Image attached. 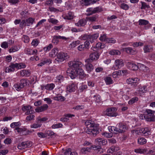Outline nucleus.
Segmentation results:
<instances>
[{
  "label": "nucleus",
  "instance_id": "obj_39",
  "mask_svg": "<svg viewBox=\"0 0 155 155\" xmlns=\"http://www.w3.org/2000/svg\"><path fill=\"white\" fill-rule=\"evenodd\" d=\"M56 53H58L57 50L56 48H54L49 53V56L51 57H55L56 55Z\"/></svg>",
  "mask_w": 155,
  "mask_h": 155
},
{
  "label": "nucleus",
  "instance_id": "obj_63",
  "mask_svg": "<svg viewBox=\"0 0 155 155\" xmlns=\"http://www.w3.org/2000/svg\"><path fill=\"white\" fill-rule=\"evenodd\" d=\"M99 39L101 41H105L107 42V38H106L105 35L103 34L101 36Z\"/></svg>",
  "mask_w": 155,
  "mask_h": 155
},
{
  "label": "nucleus",
  "instance_id": "obj_12",
  "mask_svg": "<svg viewBox=\"0 0 155 155\" xmlns=\"http://www.w3.org/2000/svg\"><path fill=\"white\" fill-rule=\"evenodd\" d=\"M21 109L23 112H25L26 115H28L32 113L31 112H32L33 108L31 106L28 105L23 106Z\"/></svg>",
  "mask_w": 155,
  "mask_h": 155
},
{
  "label": "nucleus",
  "instance_id": "obj_41",
  "mask_svg": "<svg viewBox=\"0 0 155 155\" xmlns=\"http://www.w3.org/2000/svg\"><path fill=\"white\" fill-rule=\"evenodd\" d=\"M15 65L16 67V68L17 69L25 68L26 67L25 64L23 63H15Z\"/></svg>",
  "mask_w": 155,
  "mask_h": 155
},
{
  "label": "nucleus",
  "instance_id": "obj_20",
  "mask_svg": "<svg viewBox=\"0 0 155 155\" xmlns=\"http://www.w3.org/2000/svg\"><path fill=\"white\" fill-rule=\"evenodd\" d=\"M116 69H118L122 67L124 65V62L121 59H117L115 61Z\"/></svg>",
  "mask_w": 155,
  "mask_h": 155
},
{
  "label": "nucleus",
  "instance_id": "obj_58",
  "mask_svg": "<svg viewBox=\"0 0 155 155\" xmlns=\"http://www.w3.org/2000/svg\"><path fill=\"white\" fill-rule=\"evenodd\" d=\"M37 135L39 137L42 138H45L47 136L46 134L42 132L38 133Z\"/></svg>",
  "mask_w": 155,
  "mask_h": 155
},
{
  "label": "nucleus",
  "instance_id": "obj_43",
  "mask_svg": "<svg viewBox=\"0 0 155 155\" xmlns=\"http://www.w3.org/2000/svg\"><path fill=\"white\" fill-rule=\"evenodd\" d=\"M98 37V34H95L93 35L90 36V41L91 43L94 42V40H96Z\"/></svg>",
  "mask_w": 155,
  "mask_h": 155
},
{
  "label": "nucleus",
  "instance_id": "obj_22",
  "mask_svg": "<svg viewBox=\"0 0 155 155\" xmlns=\"http://www.w3.org/2000/svg\"><path fill=\"white\" fill-rule=\"evenodd\" d=\"M141 132L144 136H147L151 134L150 129L147 127L141 128Z\"/></svg>",
  "mask_w": 155,
  "mask_h": 155
},
{
  "label": "nucleus",
  "instance_id": "obj_25",
  "mask_svg": "<svg viewBox=\"0 0 155 155\" xmlns=\"http://www.w3.org/2000/svg\"><path fill=\"white\" fill-rule=\"evenodd\" d=\"M16 68L15 64L12 63L9 67L6 68L5 72H10L15 70V68Z\"/></svg>",
  "mask_w": 155,
  "mask_h": 155
},
{
  "label": "nucleus",
  "instance_id": "obj_40",
  "mask_svg": "<svg viewBox=\"0 0 155 155\" xmlns=\"http://www.w3.org/2000/svg\"><path fill=\"white\" fill-rule=\"evenodd\" d=\"M137 141L139 144L141 145L144 144L147 142L146 140L143 137H140L138 138Z\"/></svg>",
  "mask_w": 155,
  "mask_h": 155
},
{
  "label": "nucleus",
  "instance_id": "obj_34",
  "mask_svg": "<svg viewBox=\"0 0 155 155\" xmlns=\"http://www.w3.org/2000/svg\"><path fill=\"white\" fill-rule=\"evenodd\" d=\"M139 25H146L149 24V21L144 19H140L138 21Z\"/></svg>",
  "mask_w": 155,
  "mask_h": 155
},
{
  "label": "nucleus",
  "instance_id": "obj_61",
  "mask_svg": "<svg viewBox=\"0 0 155 155\" xmlns=\"http://www.w3.org/2000/svg\"><path fill=\"white\" fill-rule=\"evenodd\" d=\"M52 45L50 44L47 47H45L44 48V50L45 51H47L50 50L51 48H53Z\"/></svg>",
  "mask_w": 155,
  "mask_h": 155
},
{
  "label": "nucleus",
  "instance_id": "obj_54",
  "mask_svg": "<svg viewBox=\"0 0 155 155\" xmlns=\"http://www.w3.org/2000/svg\"><path fill=\"white\" fill-rule=\"evenodd\" d=\"M94 97L95 98L94 100L96 102L98 103L100 102L101 101V97L99 95H94Z\"/></svg>",
  "mask_w": 155,
  "mask_h": 155
},
{
  "label": "nucleus",
  "instance_id": "obj_5",
  "mask_svg": "<svg viewBox=\"0 0 155 155\" xmlns=\"http://www.w3.org/2000/svg\"><path fill=\"white\" fill-rule=\"evenodd\" d=\"M70 68H69L73 69L74 70L77 69L80 67L82 66V63L78 61H71L68 63Z\"/></svg>",
  "mask_w": 155,
  "mask_h": 155
},
{
  "label": "nucleus",
  "instance_id": "obj_64",
  "mask_svg": "<svg viewBox=\"0 0 155 155\" xmlns=\"http://www.w3.org/2000/svg\"><path fill=\"white\" fill-rule=\"evenodd\" d=\"M79 41H77L73 42L71 44V47L72 48H74L78 45L79 44Z\"/></svg>",
  "mask_w": 155,
  "mask_h": 155
},
{
  "label": "nucleus",
  "instance_id": "obj_37",
  "mask_svg": "<svg viewBox=\"0 0 155 155\" xmlns=\"http://www.w3.org/2000/svg\"><path fill=\"white\" fill-rule=\"evenodd\" d=\"M85 67L87 71L88 72H90L93 69V66L90 63H87L85 65Z\"/></svg>",
  "mask_w": 155,
  "mask_h": 155
},
{
  "label": "nucleus",
  "instance_id": "obj_36",
  "mask_svg": "<svg viewBox=\"0 0 155 155\" xmlns=\"http://www.w3.org/2000/svg\"><path fill=\"white\" fill-rule=\"evenodd\" d=\"M55 85L53 83L48 84L45 86V89L48 90H52L55 87Z\"/></svg>",
  "mask_w": 155,
  "mask_h": 155
},
{
  "label": "nucleus",
  "instance_id": "obj_14",
  "mask_svg": "<svg viewBox=\"0 0 155 155\" xmlns=\"http://www.w3.org/2000/svg\"><path fill=\"white\" fill-rule=\"evenodd\" d=\"M66 40L67 38L63 36H60L55 35L53 37V38L52 40V42L55 44H57L59 42V39Z\"/></svg>",
  "mask_w": 155,
  "mask_h": 155
},
{
  "label": "nucleus",
  "instance_id": "obj_30",
  "mask_svg": "<svg viewBox=\"0 0 155 155\" xmlns=\"http://www.w3.org/2000/svg\"><path fill=\"white\" fill-rule=\"evenodd\" d=\"M53 99L56 101H63L65 100V98L64 97L58 94L56 96L53 97Z\"/></svg>",
  "mask_w": 155,
  "mask_h": 155
},
{
  "label": "nucleus",
  "instance_id": "obj_27",
  "mask_svg": "<svg viewBox=\"0 0 155 155\" xmlns=\"http://www.w3.org/2000/svg\"><path fill=\"white\" fill-rule=\"evenodd\" d=\"M25 52L26 54L31 55V54H36L37 52V51L36 50H33L28 48H26L25 49Z\"/></svg>",
  "mask_w": 155,
  "mask_h": 155
},
{
  "label": "nucleus",
  "instance_id": "obj_13",
  "mask_svg": "<svg viewBox=\"0 0 155 155\" xmlns=\"http://www.w3.org/2000/svg\"><path fill=\"white\" fill-rule=\"evenodd\" d=\"M31 146V144L29 142H24L19 143L18 147L19 149L21 150L27 147H30Z\"/></svg>",
  "mask_w": 155,
  "mask_h": 155
},
{
  "label": "nucleus",
  "instance_id": "obj_48",
  "mask_svg": "<svg viewBox=\"0 0 155 155\" xmlns=\"http://www.w3.org/2000/svg\"><path fill=\"white\" fill-rule=\"evenodd\" d=\"M105 81L107 84H110L113 83V80L109 77H106L105 79Z\"/></svg>",
  "mask_w": 155,
  "mask_h": 155
},
{
  "label": "nucleus",
  "instance_id": "obj_52",
  "mask_svg": "<svg viewBox=\"0 0 155 155\" xmlns=\"http://www.w3.org/2000/svg\"><path fill=\"white\" fill-rule=\"evenodd\" d=\"M120 7L121 9L125 10H128L129 8V6L127 4L124 3L120 5Z\"/></svg>",
  "mask_w": 155,
  "mask_h": 155
},
{
  "label": "nucleus",
  "instance_id": "obj_7",
  "mask_svg": "<svg viewBox=\"0 0 155 155\" xmlns=\"http://www.w3.org/2000/svg\"><path fill=\"white\" fill-rule=\"evenodd\" d=\"M99 54L97 52L91 53L89 56V58L86 60L85 62L87 63L92 62L93 61L97 60L99 58Z\"/></svg>",
  "mask_w": 155,
  "mask_h": 155
},
{
  "label": "nucleus",
  "instance_id": "obj_18",
  "mask_svg": "<svg viewBox=\"0 0 155 155\" xmlns=\"http://www.w3.org/2000/svg\"><path fill=\"white\" fill-rule=\"evenodd\" d=\"M119 150V149L118 148H117L114 146H112L108 149L107 152L114 155H117L116 152Z\"/></svg>",
  "mask_w": 155,
  "mask_h": 155
},
{
  "label": "nucleus",
  "instance_id": "obj_26",
  "mask_svg": "<svg viewBox=\"0 0 155 155\" xmlns=\"http://www.w3.org/2000/svg\"><path fill=\"white\" fill-rule=\"evenodd\" d=\"M104 44L102 45L101 43L99 42L97 43L95 46L92 47V48L94 51H96V50L104 48Z\"/></svg>",
  "mask_w": 155,
  "mask_h": 155
},
{
  "label": "nucleus",
  "instance_id": "obj_28",
  "mask_svg": "<svg viewBox=\"0 0 155 155\" xmlns=\"http://www.w3.org/2000/svg\"><path fill=\"white\" fill-rule=\"evenodd\" d=\"M98 18V15H95L92 16L86 17V19L87 21H89L91 22H94L97 21Z\"/></svg>",
  "mask_w": 155,
  "mask_h": 155
},
{
  "label": "nucleus",
  "instance_id": "obj_49",
  "mask_svg": "<svg viewBox=\"0 0 155 155\" xmlns=\"http://www.w3.org/2000/svg\"><path fill=\"white\" fill-rule=\"evenodd\" d=\"M108 129L110 132L112 133L113 132H117V127L109 126L108 127Z\"/></svg>",
  "mask_w": 155,
  "mask_h": 155
},
{
  "label": "nucleus",
  "instance_id": "obj_57",
  "mask_svg": "<svg viewBox=\"0 0 155 155\" xmlns=\"http://www.w3.org/2000/svg\"><path fill=\"white\" fill-rule=\"evenodd\" d=\"M26 25L27 26V24L26 20H23L21 21L19 25L20 27L23 28Z\"/></svg>",
  "mask_w": 155,
  "mask_h": 155
},
{
  "label": "nucleus",
  "instance_id": "obj_16",
  "mask_svg": "<svg viewBox=\"0 0 155 155\" xmlns=\"http://www.w3.org/2000/svg\"><path fill=\"white\" fill-rule=\"evenodd\" d=\"M147 91V87L146 86H144L142 87L140 85L138 86L137 92L138 95L140 96H142L143 93H146Z\"/></svg>",
  "mask_w": 155,
  "mask_h": 155
},
{
  "label": "nucleus",
  "instance_id": "obj_62",
  "mask_svg": "<svg viewBox=\"0 0 155 155\" xmlns=\"http://www.w3.org/2000/svg\"><path fill=\"white\" fill-rule=\"evenodd\" d=\"M116 41V40L113 38H107V42L108 43H114Z\"/></svg>",
  "mask_w": 155,
  "mask_h": 155
},
{
  "label": "nucleus",
  "instance_id": "obj_60",
  "mask_svg": "<svg viewBox=\"0 0 155 155\" xmlns=\"http://www.w3.org/2000/svg\"><path fill=\"white\" fill-rule=\"evenodd\" d=\"M54 0H48L46 1L45 3V5H48L49 6H52L53 5L54 3Z\"/></svg>",
  "mask_w": 155,
  "mask_h": 155
},
{
  "label": "nucleus",
  "instance_id": "obj_17",
  "mask_svg": "<svg viewBox=\"0 0 155 155\" xmlns=\"http://www.w3.org/2000/svg\"><path fill=\"white\" fill-rule=\"evenodd\" d=\"M123 50L127 53L130 54H135L137 53V51L136 50L133 49L130 47L125 48L123 49Z\"/></svg>",
  "mask_w": 155,
  "mask_h": 155
},
{
  "label": "nucleus",
  "instance_id": "obj_19",
  "mask_svg": "<svg viewBox=\"0 0 155 155\" xmlns=\"http://www.w3.org/2000/svg\"><path fill=\"white\" fill-rule=\"evenodd\" d=\"M127 66L129 69L134 71L137 70L139 68L136 64L130 62L127 63Z\"/></svg>",
  "mask_w": 155,
  "mask_h": 155
},
{
  "label": "nucleus",
  "instance_id": "obj_45",
  "mask_svg": "<svg viewBox=\"0 0 155 155\" xmlns=\"http://www.w3.org/2000/svg\"><path fill=\"white\" fill-rule=\"evenodd\" d=\"M27 81L26 79H22L20 80L19 83L23 88L25 86L27 85Z\"/></svg>",
  "mask_w": 155,
  "mask_h": 155
},
{
  "label": "nucleus",
  "instance_id": "obj_47",
  "mask_svg": "<svg viewBox=\"0 0 155 155\" xmlns=\"http://www.w3.org/2000/svg\"><path fill=\"white\" fill-rule=\"evenodd\" d=\"M141 9H145L146 8H150V6L148 5L146 3L142 2H141Z\"/></svg>",
  "mask_w": 155,
  "mask_h": 155
},
{
  "label": "nucleus",
  "instance_id": "obj_11",
  "mask_svg": "<svg viewBox=\"0 0 155 155\" xmlns=\"http://www.w3.org/2000/svg\"><path fill=\"white\" fill-rule=\"evenodd\" d=\"M90 43L87 41H86L84 44L81 45L78 47V49L80 51H82L88 49L89 48Z\"/></svg>",
  "mask_w": 155,
  "mask_h": 155
},
{
  "label": "nucleus",
  "instance_id": "obj_15",
  "mask_svg": "<svg viewBox=\"0 0 155 155\" xmlns=\"http://www.w3.org/2000/svg\"><path fill=\"white\" fill-rule=\"evenodd\" d=\"M48 107V105L46 104H45L40 107H37L35 109V111L37 112H42L47 110Z\"/></svg>",
  "mask_w": 155,
  "mask_h": 155
},
{
  "label": "nucleus",
  "instance_id": "obj_33",
  "mask_svg": "<svg viewBox=\"0 0 155 155\" xmlns=\"http://www.w3.org/2000/svg\"><path fill=\"white\" fill-rule=\"evenodd\" d=\"M74 15L73 12H69L67 15L64 18L65 19L69 20H71L74 18Z\"/></svg>",
  "mask_w": 155,
  "mask_h": 155
},
{
  "label": "nucleus",
  "instance_id": "obj_8",
  "mask_svg": "<svg viewBox=\"0 0 155 155\" xmlns=\"http://www.w3.org/2000/svg\"><path fill=\"white\" fill-rule=\"evenodd\" d=\"M139 79L138 78H129L126 81L127 83L129 84H131L132 86L135 87L138 83Z\"/></svg>",
  "mask_w": 155,
  "mask_h": 155
},
{
  "label": "nucleus",
  "instance_id": "obj_38",
  "mask_svg": "<svg viewBox=\"0 0 155 155\" xmlns=\"http://www.w3.org/2000/svg\"><path fill=\"white\" fill-rule=\"evenodd\" d=\"M13 87L14 88L18 91H21L23 88L19 83L15 84L13 86Z\"/></svg>",
  "mask_w": 155,
  "mask_h": 155
},
{
  "label": "nucleus",
  "instance_id": "obj_50",
  "mask_svg": "<svg viewBox=\"0 0 155 155\" xmlns=\"http://www.w3.org/2000/svg\"><path fill=\"white\" fill-rule=\"evenodd\" d=\"M135 152L140 153H144L146 152L147 150L145 149H135L134 150Z\"/></svg>",
  "mask_w": 155,
  "mask_h": 155
},
{
  "label": "nucleus",
  "instance_id": "obj_44",
  "mask_svg": "<svg viewBox=\"0 0 155 155\" xmlns=\"http://www.w3.org/2000/svg\"><path fill=\"white\" fill-rule=\"evenodd\" d=\"M109 54L111 55H119L120 54V52L118 50H114L110 51Z\"/></svg>",
  "mask_w": 155,
  "mask_h": 155
},
{
  "label": "nucleus",
  "instance_id": "obj_29",
  "mask_svg": "<svg viewBox=\"0 0 155 155\" xmlns=\"http://www.w3.org/2000/svg\"><path fill=\"white\" fill-rule=\"evenodd\" d=\"M20 75L22 77H28L30 74L29 71L26 70H23L20 71Z\"/></svg>",
  "mask_w": 155,
  "mask_h": 155
},
{
  "label": "nucleus",
  "instance_id": "obj_32",
  "mask_svg": "<svg viewBox=\"0 0 155 155\" xmlns=\"http://www.w3.org/2000/svg\"><path fill=\"white\" fill-rule=\"evenodd\" d=\"M64 116L65 117H63L60 119V120L63 122H65L67 121L68 119L67 118V117H74V115L73 114H66L64 115Z\"/></svg>",
  "mask_w": 155,
  "mask_h": 155
},
{
  "label": "nucleus",
  "instance_id": "obj_23",
  "mask_svg": "<svg viewBox=\"0 0 155 155\" xmlns=\"http://www.w3.org/2000/svg\"><path fill=\"white\" fill-rule=\"evenodd\" d=\"M76 90V85L74 83L70 84L67 87V91L69 92H74Z\"/></svg>",
  "mask_w": 155,
  "mask_h": 155
},
{
  "label": "nucleus",
  "instance_id": "obj_56",
  "mask_svg": "<svg viewBox=\"0 0 155 155\" xmlns=\"http://www.w3.org/2000/svg\"><path fill=\"white\" fill-rule=\"evenodd\" d=\"M121 75V74L119 72V71H115L113 73L112 76L113 78H115L118 77V75Z\"/></svg>",
  "mask_w": 155,
  "mask_h": 155
},
{
  "label": "nucleus",
  "instance_id": "obj_59",
  "mask_svg": "<svg viewBox=\"0 0 155 155\" xmlns=\"http://www.w3.org/2000/svg\"><path fill=\"white\" fill-rule=\"evenodd\" d=\"M102 135L104 136L105 137L110 138L111 137L113 136L112 133H102Z\"/></svg>",
  "mask_w": 155,
  "mask_h": 155
},
{
  "label": "nucleus",
  "instance_id": "obj_21",
  "mask_svg": "<svg viewBox=\"0 0 155 155\" xmlns=\"http://www.w3.org/2000/svg\"><path fill=\"white\" fill-rule=\"evenodd\" d=\"M143 49L145 53L151 52L153 50L152 46L149 45H145Z\"/></svg>",
  "mask_w": 155,
  "mask_h": 155
},
{
  "label": "nucleus",
  "instance_id": "obj_35",
  "mask_svg": "<svg viewBox=\"0 0 155 155\" xmlns=\"http://www.w3.org/2000/svg\"><path fill=\"white\" fill-rule=\"evenodd\" d=\"M139 67L140 70L143 71L144 72H146L149 69L148 67L142 64H140L139 66Z\"/></svg>",
  "mask_w": 155,
  "mask_h": 155
},
{
  "label": "nucleus",
  "instance_id": "obj_10",
  "mask_svg": "<svg viewBox=\"0 0 155 155\" xmlns=\"http://www.w3.org/2000/svg\"><path fill=\"white\" fill-rule=\"evenodd\" d=\"M107 141L106 140L101 138H98L95 139V143L97 146L101 147V146L106 145Z\"/></svg>",
  "mask_w": 155,
  "mask_h": 155
},
{
  "label": "nucleus",
  "instance_id": "obj_1",
  "mask_svg": "<svg viewBox=\"0 0 155 155\" xmlns=\"http://www.w3.org/2000/svg\"><path fill=\"white\" fill-rule=\"evenodd\" d=\"M85 124L87 128L86 131V133L93 136H96L98 134V124H95L93 121L90 120L86 121Z\"/></svg>",
  "mask_w": 155,
  "mask_h": 155
},
{
  "label": "nucleus",
  "instance_id": "obj_42",
  "mask_svg": "<svg viewBox=\"0 0 155 155\" xmlns=\"http://www.w3.org/2000/svg\"><path fill=\"white\" fill-rule=\"evenodd\" d=\"M27 24V26H30L31 25L33 24L35 21V19L32 18H29L26 20Z\"/></svg>",
  "mask_w": 155,
  "mask_h": 155
},
{
  "label": "nucleus",
  "instance_id": "obj_6",
  "mask_svg": "<svg viewBox=\"0 0 155 155\" xmlns=\"http://www.w3.org/2000/svg\"><path fill=\"white\" fill-rule=\"evenodd\" d=\"M117 110V109L114 107L108 108L106 110V114L110 117H116L118 115Z\"/></svg>",
  "mask_w": 155,
  "mask_h": 155
},
{
  "label": "nucleus",
  "instance_id": "obj_9",
  "mask_svg": "<svg viewBox=\"0 0 155 155\" xmlns=\"http://www.w3.org/2000/svg\"><path fill=\"white\" fill-rule=\"evenodd\" d=\"M117 132L122 133L125 132L127 129V127L125 124L122 123H120L117 125Z\"/></svg>",
  "mask_w": 155,
  "mask_h": 155
},
{
  "label": "nucleus",
  "instance_id": "obj_53",
  "mask_svg": "<svg viewBox=\"0 0 155 155\" xmlns=\"http://www.w3.org/2000/svg\"><path fill=\"white\" fill-rule=\"evenodd\" d=\"M138 100V98L136 97H133L129 101L128 103L129 104H132L135 102L137 101Z\"/></svg>",
  "mask_w": 155,
  "mask_h": 155
},
{
  "label": "nucleus",
  "instance_id": "obj_4",
  "mask_svg": "<svg viewBox=\"0 0 155 155\" xmlns=\"http://www.w3.org/2000/svg\"><path fill=\"white\" fill-rule=\"evenodd\" d=\"M57 57L56 60L59 62H63L69 58V56L67 53L63 52L58 53L57 55Z\"/></svg>",
  "mask_w": 155,
  "mask_h": 155
},
{
  "label": "nucleus",
  "instance_id": "obj_2",
  "mask_svg": "<svg viewBox=\"0 0 155 155\" xmlns=\"http://www.w3.org/2000/svg\"><path fill=\"white\" fill-rule=\"evenodd\" d=\"M66 73L67 75L72 79L74 78L78 75L82 76L83 77L85 76L84 71L81 67L75 70L72 68H68Z\"/></svg>",
  "mask_w": 155,
  "mask_h": 155
},
{
  "label": "nucleus",
  "instance_id": "obj_51",
  "mask_svg": "<svg viewBox=\"0 0 155 155\" xmlns=\"http://www.w3.org/2000/svg\"><path fill=\"white\" fill-rule=\"evenodd\" d=\"M22 40L25 43H28L29 41V38L26 35H24L22 38Z\"/></svg>",
  "mask_w": 155,
  "mask_h": 155
},
{
  "label": "nucleus",
  "instance_id": "obj_24",
  "mask_svg": "<svg viewBox=\"0 0 155 155\" xmlns=\"http://www.w3.org/2000/svg\"><path fill=\"white\" fill-rule=\"evenodd\" d=\"M86 20L83 18L79 20L77 23H75V25L78 27L83 26L86 24Z\"/></svg>",
  "mask_w": 155,
  "mask_h": 155
},
{
  "label": "nucleus",
  "instance_id": "obj_55",
  "mask_svg": "<svg viewBox=\"0 0 155 155\" xmlns=\"http://www.w3.org/2000/svg\"><path fill=\"white\" fill-rule=\"evenodd\" d=\"M20 123L19 122H13L11 124L10 126L12 128H14L15 127H19L20 126Z\"/></svg>",
  "mask_w": 155,
  "mask_h": 155
},
{
  "label": "nucleus",
  "instance_id": "obj_31",
  "mask_svg": "<svg viewBox=\"0 0 155 155\" xmlns=\"http://www.w3.org/2000/svg\"><path fill=\"white\" fill-rule=\"evenodd\" d=\"M65 155H78L77 153L75 152H72L71 149V148H69L67 149L65 152Z\"/></svg>",
  "mask_w": 155,
  "mask_h": 155
},
{
  "label": "nucleus",
  "instance_id": "obj_3",
  "mask_svg": "<svg viewBox=\"0 0 155 155\" xmlns=\"http://www.w3.org/2000/svg\"><path fill=\"white\" fill-rule=\"evenodd\" d=\"M144 117L147 121H155V111L147 109L144 112Z\"/></svg>",
  "mask_w": 155,
  "mask_h": 155
},
{
  "label": "nucleus",
  "instance_id": "obj_46",
  "mask_svg": "<svg viewBox=\"0 0 155 155\" xmlns=\"http://www.w3.org/2000/svg\"><path fill=\"white\" fill-rule=\"evenodd\" d=\"M103 11L102 8L100 7H97L94 8L93 11V13L94 14L95 13H98Z\"/></svg>",
  "mask_w": 155,
  "mask_h": 155
}]
</instances>
